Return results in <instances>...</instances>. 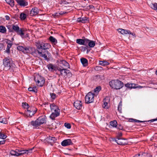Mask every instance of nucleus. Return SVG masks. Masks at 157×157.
I'll return each instance as SVG.
<instances>
[{"mask_svg": "<svg viewBox=\"0 0 157 157\" xmlns=\"http://www.w3.org/2000/svg\"><path fill=\"white\" fill-rule=\"evenodd\" d=\"M110 86L116 89H119L123 86V83L118 80H112L109 82Z\"/></svg>", "mask_w": 157, "mask_h": 157, "instance_id": "4", "label": "nucleus"}, {"mask_svg": "<svg viewBox=\"0 0 157 157\" xmlns=\"http://www.w3.org/2000/svg\"><path fill=\"white\" fill-rule=\"evenodd\" d=\"M12 46V44L11 43H8L7 46V48H6V52L7 53H9L10 52V48Z\"/></svg>", "mask_w": 157, "mask_h": 157, "instance_id": "40", "label": "nucleus"}, {"mask_svg": "<svg viewBox=\"0 0 157 157\" xmlns=\"http://www.w3.org/2000/svg\"><path fill=\"white\" fill-rule=\"evenodd\" d=\"M5 18L6 20H9L10 19V17L9 16L6 15L5 16Z\"/></svg>", "mask_w": 157, "mask_h": 157, "instance_id": "64", "label": "nucleus"}, {"mask_svg": "<svg viewBox=\"0 0 157 157\" xmlns=\"http://www.w3.org/2000/svg\"><path fill=\"white\" fill-rule=\"evenodd\" d=\"M57 69L60 71L61 75L64 77L66 76L67 74L70 73V71L65 69L64 67H58L57 68Z\"/></svg>", "mask_w": 157, "mask_h": 157, "instance_id": "8", "label": "nucleus"}, {"mask_svg": "<svg viewBox=\"0 0 157 157\" xmlns=\"http://www.w3.org/2000/svg\"><path fill=\"white\" fill-rule=\"evenodd\" d=\"M52 16L55 17L56 18L57 17H58L59 16V13H56L52 15Z\"/></svg>", "mask_w": 157, "mask_h": 157, "instance_id": "54", "label": "nucleus"}, {"mask_svg": "<svg viewBox=\"0 0 157 157\" xmlns=\"http://www.w3.org/2000/svg\"><path fill=\"white\" fill-rule=\"evenodd\" d=\"M3 63L4 66V69L6 70H11L13 71L16 66L10 59L6 58L3 60Z\"/></svg>", "mask_w": 157, "mask_h": 157, "instance_id": "3", "label": "nucleus"}, {"mask_svg": "<svg viewBox=\"0 0 157 157\" xmlns=\"http://www.w3.org/2000/svg\"><path fill=\"white\" fill-rule=\"evenodd\" d=\"M24 48L22 46H19L17 47V49L18 50L24 52Z\"/></svg>", "mask_w": 157, "mask_h": 157, "instance_id": "47", "label": "nucleus"}, {"mask_svg": "<svg viewBox=\"0 0 157 157\" xmlns=\"http://www.w3.org/2000/svg\"><path fill=\"white\" fill-rule=\"evenodd\" d=\"M90 40L87 39L85 38L84 37L83 39V41H84V45H87V44H89V41H90Z\"/></svg>", "mask_w": 157, "mask_h": 157, "instance_id": "41", "label": "nucleus"}, {"mask_svg": "<svg viewBox=\"0 0 157 157\" xmlns=\"http://www.w3.org/2000/svg\"><path fill=\"white\" fill-rule=\"evenodd\" d=\"M74 105L76 109H80L82 107V102L80 101L77 100L74 102Z\"/></svg>", "mask_w": 157, "mask_h": 157, "instance_id": "13", "label": "nucleus"}, {"mask_svg": "<svg viewBox=\"0 0 157 157\" xmlns=\"http://www.w3.org/2000/svg\"><path fill=\"white\" fill-rule=\"evenodd\" d=\"M34 79L38 86H42L44 83L45 80L44 78L38 74L35 75Z\"/></svg>", "mask_w": 157, "mask_h": 157, "instance_id": "5", "label": "nucleus"}, {"mask_svg": "<svg viewBox=\"0 0 157 157\" xmlns=\"http://www.w3.org/2000/svg\"><path fill=\"white\" fill-rule=\"evenodd\" d=\"M50 95L51 98L53 99H55L56 98V95L54 93H50Z\"/></svg>", "mask_w": 157, "mask_h": 157, "instance_id": "50", "label": "nucleus"}, {"mask_svg": "<svg viewBox=\"0 0 157 157\" xmlns=\"http://www.w3.org/2000/svg\"><path fill=\"white\" fill-rule=\"evenodd\" d=\"M47 67L48 70L51 71H53L56 70V68L55 66L52 64L51 63L47 65Z\"/></svg>", "mask_w": 157, "mask_h": 157, "instance_id": "17", "label": "nucleus"}, {"mask_svg": "<svg viewBox=\"0 0 157 157\" xmlns=\"http://www.w3.org/2000/svg\"><path fill=\"white\" fill-rule=\"evenodd\" d=\"M87 21V18L86 17H79L77 19V21L78 22H80L82 23H86Z\"/></svg>", "mask_w": 157, "mask_h": 157, "instance_id": "18", "label": "nucleus"}, {"mask_svg": "<svg viewBox=\"0 0 157 157\" xmlns=\"http://www.w3.org/2000/svg\"><path fill=\"white\" fill-rule=\"evenodd\" d=\"M117 144L120 145H125L127 144V140L121 138H117L115 140Z\"/></svg>", "mask_w": 157, "mask_h": 157, "instance_id": "9", "label": "nucleus"}, {"mask_svg": "<svg viewBox=\"0 0 157 157\" xmlns=\"http://www.w3.org/2000/svg\"><path fill=\"white\" fill-rule=\"evenodd\" d=\"M131 34V32L128 30L124 29V34Z\"/></svg>", "mask_w": 157, "mask_h": 157, "instance_id": "51", "label": "nucleus"}, {"mask_svg": "<svg viewBox=\"0 0 157 157\" xmlns=\"http://www.w3.org/2000/svg\"><path fill=\"white\" fill-rule=\"evenodd\" d=\"M125 86L129 88H135V84L132 83H127L125 84Z\"/></svg>", "mask_w": 157, "mask_h": 157, "instance_id": "35", "label": "nucleus"}, {"mask_svg": "<svg viewBox=\"0 0 157 157\" xmlns=\"http://www.w3.org/2000/svg\"><path fill=\"white\" fill-rule=\"evenodd\" d=\"M99 64L102 66H106L109 64V63L108 62L105 61H100L99 62Z\"/></svg>", "mask_w": 157, "mask_h": 157, "instance_id": "28", "label": "nucleus"}, {"mask_svg": "<svg viewBox=\"0 0 157 157\" xmlns=\"http://www.w3.org/2000/svg\"><path fill=\"white\" fill-rule=\"evenodd\" d=\"M51 110L52 112L50 117L52 120H54L55 118L58 116L60 114V111L57 106L54 103L50 105Z\"/></svg>", "mask_w": 157, "mask_h": 157, "instance_id": "2", "label": "nucleus"}, {"mask_svg": "<svg viewBox=\"0 0 157 157\" xmlns=\"http://www.w3.org/2000/svg\"><path fill=\"white\" fill-rule=\"evenodd\" d=\"M33 149V147L32 149L25 150L26 154H28L29 153H32V150Z\"/></svg>", "mask_w": 157, "mask_h": 157, "instance_id": "49", "label": "nucleus"}, {"mask_svg": "<svg viewBox=\"0 0 157 157\" xmlns=\"http://www.w3.org/2000/svg\"><path fill=\"white\" fill-rule=\"evenodd\" d=\"M7 136L2 133V132H0V139H6Z\"/></svg>", "mask_w": 157, "mask_h": 157, "instance_id": "42", "label": "nucleus"}, {"mask_svg": "<svg viewBox=\"0 0 157 157\" xmlns=\"http://www.w3.org/2000/svg\"><path fill=\"white\" fill-rule=\"evenodd\" d=\"M4 45L2 43H0V50H2L3 48Z\"/></svg>", "mask_w": 157, "mask_h": 157, "instance_id": "59", "label": "nucleus"}, {"mask_svg": "<svg viewBox=\"0 0 157 157\" xmlns=\"http://www.w3.org/2000/svg\"><path fill=\"white\" fill-rule=\"evenodd\" d=\"M38 53L39 54L40 56L44 58L45 60H47L48 59V58L47 56L44 52H40L38 51Z\"/></svg>", "mask_w": 157, "mask_h": 157, "instance_id": "22", "label": "nucleus"}, {"mask_svg": "<svg viewBox=\"0 0 157 157\" xmlns=\"http://www.w3.org/2000/svg\"><path fill=\"white\" fill-rule=\"evenodd\" d=\"M109 101V99L108 98L106 97L103 100L104 104L103 105V106L104 108H107V106L108 105V103Z\"/></svg>", "mask_w": 157, "mask_h": 157, "instance_id": "23", "label": "nucleus"}, {"mask_svg": "<svg viewBox=\"0 0 157 157\" xmlns=\"http://www.w3.org/2000/svg\"><path fill=\"white\" fill-rule=\"evenodd\" d=\"M32 48L30 47H25L24 48V52L28 53H29L31 52V51Z\"/></svg>", "mask_w": 157, "mask_h": 157, "instance_id": "26", "label": "nucleus"}, {"mask_svg": "<svg viewBox=\"0 0 157 157\" xmlns=\"http://www.w3.org/2000/svg\"><path fill=\"white\" fill-rule=\"evenodd\" d=\"M59 67H64V68H70L69 63L64 60L61 61V62L59 63Z\"/></svg>", "mask_w": 157, "mask_h": 157, "instance_id": "15", "label": "nucleus"}, {"mask_svg": "<svg viewBox=\"0 0 157 157\" xmlns=\"http://www.w3.org/2000/svg\"><path fill=\"white\" fill-rule=\"evenodd\" d=\"M28 90L29 91H33L35 93H36L37 91V90L36 87H30L28 88Z\"/></svg>", "mask_w": 157, "mask_h": 157, "instance_id": "36", "label": "nucleus"}, {"mask_svg": "<svg viewBox=\"0 0 157 157\" xmlns=\"http://www.w3.org/2000/svg\"><path fill=\"white\" fill-rule=\"evenodd\" d=\"M156 121H157V118L152 119V120H150L149 121H148V122L150 121L151 122Z\"/></svg>", "mask_w": 157, "mask_h": 157, "instance_id": "60", "label": "nucleus"}, {"mask_svg": "<svg viewBox=\"0 0 157 157\" xmlns=\"http://www.w3.org/2000/svg\"><path fill=\"white\" fill-rule=\"evenodd\" d=\"M121 106H122V102L120 101L119 104L118 106V110L120 113H121Z\"/></svg>", "mask_w": 157, "mask_h": 157, "instance_id": "44", "label": "nucleus"}, {"mask_svg": "<svg viewBox=\"0 0 157 157\" xmlns=\"http://www.w3.org/2000/svg\"><path fill=\"white\" fill-rule=\"evenodd\" d=\"M94 7L92 5H90L88 6L87 9H90L92 8H94Z\"/></svg>", "mask_w": 157, "mask_h": 157, "instance_id": "62", "label": "nucleus"}, {"mask_svg": "<svg viewBox=\"0 0 157 157\" xmlns=\"http://www.w3.org/2000/svg\"><path fill=\"white\" fill-rule=\"evenodd\" d=\"M5 143V140L0 141V145L3 144Z\"/></svg>", "mask_w": 157, "mask_h": 157, "instance_id": "63", "label": "nucleus"}, {"mask_svg": "<svg viewBox=\"0 0 157 157\" xmlns=\"http://www.w3.org/2000/svg\"><path fill=\"white\" fill-rule=\"evenodd\" d=\"M37 110V109L34 106H31L29 107L27 111H26L25 114L28 117H31L34 115Z\"/></svg>", "mask_w": 157, "mask_h": 157, "instance_id": "6", "label": "nucleus"}, {"mask_svg": "<svg viewBox=\"0 0 157 157\" xmlns=\"http://www.w3.org/2000/svg\"><path fill=\"white\" fill-rule=\"evenodd\" d=\"M39 13V10L36 7H34L32 9L30 12V15L34 16L38 14Z\"/></svg>", "mask_w": 157, "mask_h": 157, "instance_id": "16", "label": "nucleus"}, {"mask_svg": "<svg viewBox=\"0 0 157 157\" xmlns=\"http://www.w3.org/2000/svg\"><path fill=\"white\" fill-rule=\"evenodd\" d=\"M67 12L66 11H60L59 13V16L60 15H63L65 13H67Z\"/></svg>", "mask_w": 157, "mask_h": 157, "instance_id": "55", "label": "nucleus"}, {"mask_svg": "<svg viewBox=\"0 0 157 157\" xmlns=\"http://www.w3.org/2000/svg\"><path fill=\"white\" fill-rule=\"evenodd\" d=\"M141 157H152L151 155L148 153L144 152L141 154Z\"/></svg>", "mask_w": 157, "mask_h": 157, "instance_id": "38", "label": "nucleus"}, {"mask_svg": "<svg viewBox=\"0 0 157 157\" xmlns=\"http://www.w3.org/2000/svg\"><path fill=\"white\" fill-rule=\"evenodd\" d=\"M150 6L152 9L157 10V3H151L150 4Z\"/></svg>", "mask_w": 157, "mask_h": 157, "instance_id": "29", "label": "nucleus"}, {"mask_svg": "<svg viewBox=\"0 0 157 157\" xmlns=\"http://www.w3.org/2000/svg\"><path fill=\"white\" fill-rule=\"evenodd\" d=\"M30 125L32 126L34 128H37L40 125L37 119L35 121H33L29 122L28 126Z\"/></svg>", "mask_w": 157, "mask_h": 157, "instance_id": "11", "label": "nucleus"}, {"mask_svg": "<svg viewBox=\"0 0 157 157\" xmlns=\"http://www.w3.org/2000/svg\"><path fill=\"white\" fill-rule=\"evenodd\" d=\"M49 40L53 44H56L57 43L56 39L52 36H50Z\"/></svg>", "mask_w": 157, "mask_h": 157, "instance_id": "24", "label": "nucleus"}, {"mask_svg": "<svg viewBox=\"0 0 157 157\" xmlns=\"http://www.w3.org/2000/svg\"><path fill=\"white\" fill-rule=\"evenodd\" d=\"M43 42L42 41H38L36 43V45L38 48L41 49Z\"/></svg>", "mask_w": 157, "mask_h": 157, "instance_id": "25", "label": "nucleus"}, {"mask_svg": "<svg viewBox=\"0 0 157 157\" xmlns=\"http://www.w3.org/2000/svg\"><path fill=\"white\" fill-rule=\"evenodd\" d=\"M26 17V15L25 13H21L20 14V18L22 20H24Z\"/></svg>", "mask_w": 157, "mask_h": 157, "instance_id": "39", "label": "nucleus"}, {"mask_svg": "<svg viewBox=\"0 0 157 157\" xmlns=\"http://www.w3.org/2000/svg\"><path fill=\"white\" fill-rule=\"evenodd\" d=\"M6 2L11 7H13L14 5V0H5Z\"/></svg>", "mask_w": 157, "mask_h": 157, "instance_id": "27", "label": "nucleus"}, {"mask_svg": "<svg viewBox=\"0 0 157 157\" xmlns=\"http://www.w3.org/2000/svg\"><path fill=\"white\" fill-rule=\"evenodd\" d=\"M60 3L61 5H66L67 4H68V3H67L66 1H61Z\"/></svg>", "mask_w": 157, "mask_h": 157, "instance_id": "53", "label": "nucleus"}, {"mask_svg": "<svg viewBox=\"0 0 157 157\" xmlns=\"http://www.w3.org/2000/svg\"><path fill=\"white\" fill-rule=\"evenodd\" d=\"M48 139L49 141H51V142L52 143L55 142L56 140V138L53 137H49Z\"/></svg>", "mask_w": 157, "mask_h": 157, "instance_id": "43", "label": "nucleus"}, {"mask_svg": "<svg viewBox=\"0 0 157 157\" xmlns=\"http://www.w3.org/2000/svg\"><path fill=\"white\" fill-rule=\"evenodd\" d=\"M84 67L88 65V60H87L84 58H81L80 59Z\"/></svg>", "mask_w": 157, "mask_h": 157, "instance_id": "20", "label": "nucleus"}, {"mask_svg": "<svg viewBox=\"0 0 157 157\" xmlns=\"http://www.w3.org/2000/svg\"><path fill=\"white\" fill-rule=\"evenodd\" d=\"M22 104H23V105H22L23 107L24 108H26L27 109L28 108H29V107H30L29 106V105L26 102L23 103Z\"/></svg>", "mask_w": 157, "mask_h": 157, "instance_id": "46", "label": "nucleus"}, {"mask_svg": "<svg viewBox=\"0 0 157 157\" xmlns=\"http://www.w3.org/2000/svg\"><path fill=\"white\" fill-rule=\"evenodd\" d=\"M64 126L68 129H70L71 128V125L69 123H66L64 124Z\"/></svg>", "mask_w": 157, "mask_h": 157, "instance_id": "48", "label": "nucleus"}, {"mask_svg": "<svg viewBox=\"0 0 157 157\" xmlns=\"http://www.w3.org/2000/svg\"><path fill=\"white\" fill-rule=\"evenodd\" d=\"M117 128L119 130H122L123 129V127L121 125L118 126Z\"/></svg>", "mask_w": 157, "mask_h": 157, "instance_id": "58", "label": "nucleus"}, {"mask_svg": "<svg viewBox=\"0 0 157 157\" xmlns=\"http://www.w3.org/2000/svg\"><path fill=\"white\" fill-rule=\"evenodd\" d=\"M17 4L21 7H25L28 5V3L26 0H16Z\"/></svg>", "mask_w": 157, "mask_h": 157, "instance_id": "10", "label": "nucleus"}, {"mask_svg": "<svg viewBox=\"0 0 157 157\" xmlns=\"http://www.w3.org/2000/svg\"><path fill=\"white\" fill-rule=\"evenodd\" d=\"M46 117L45 116H42L39 117L37 119L40 125L46 122Z\"/></svg>", "mask_w": 157, "mask_h": 157, "instance_id": "12", "label": "nucleus"}, {"mask_svg": "<svg viewBox=\"0 0 157 157\" xmlns=\"http://www.w3.org/2000/svg\"><path fill=\"white\" fill-rule=\"evenodd\" d=\"M101 89V87L100 86L97 87L94 90V92L95 93L94 95H97Z\"/></svg>", "mask_w": 157, "mask_h": 157, "instance_id": "30", "label": "nucleus"}, {"mask_svg": "<svg viewBox=\"0 0 157 157\" xmlns=\"http://www.w3.org/2000/svg\"><path fill=\"white\" fill-rule=\"evenodd\" d=\"M7 27L9 32H15L22 38H24L29 36L28 34L25 35V30L24 29L20 28L17 25H9L7 26Z\"/></svg>", "mask_w": 157, "mask_h": 157, "instance_id": "1", "label": "nucleus"}, {"mask_svg": "<svg viewBox=\"0 0 157 157\" xmlns=\"http://www.w3.org/2000/svg\"><path fill=\"white\" fill-rule=\"evenodd\" d=\"M94 94L91 92L88 93L85 97V102L89 104L93 102L94 101Z\"/></svg>", "mask_w": 157, "mask_h": 157, "instance_id": "7", "label": "nucleus"}, {"mask_svg": "<svg viewBox=\"0 0 157 157\" xmlns=\"http://www.w3.org/2000/svg\"><path fill=\"white\" fill-rule=\"evenodd\" d=\"M122 133L121 132H119L117 138H121V137L122 136Z\"/></svg>", "mask_w": 157, "mask_h": 157, "instance_id": "57", "label": "nucleus"}, {"mask_svg": "<svg viewBox=\"0 0 157 157\" xmlns=\"http://www.w3.org/2000/svg\"><path fill=\"white\" fill-rule=\"evenodd\" d=\"M18 149H16L15 150H11L10 152V154L14 156H19Z\"/></svg>", "mask_w": 157, "mask_h": 157, "instance_id": "19", "label": "nucleus"}, {"mask_svg": "<svg viewBox=\"0 0 157 157\" xmlns=\"http://www.w3.org/2000/svg\"><path fill=\"white\" fill-rule=\"evenodd\" d=\"M72 143L71 139H66L63 140L61 143L63 146H66L72 144Z\"/></svg>", "mask_w": 157, "mask_h": 157, "instance_id": "14", "label": "nucleus"}, {"mask_svg": "<svg viewBox=\"0 0 157 157\" xmlns=\"http://www.w3.org/2000/svg\"><path fill=\"white\" fill-rule=\"evenodd\" d=\"M0 122L4 124H6L7 123V121L6 118L1 117H0Z\"/></svg>", "mask_w": 157, "mask_h": 157, "instance_id": "37", "label": "nucleus"}, {"mask_svg": "<svg viewBox=\"0 0 157 157\" xmlns=\"http://www.w3.org/2000/svg\"><path fill=\"white\" fill-rule=\"evenodd\" d=\"M119 32H120L121 34L124 35V29H119L118 30Z\"/></svg>", "mask_w": 157, "mask_h": 157, "instance_id": "52", "label": "nucleus"}, {"mask_svg": "<svg viewBox=\"0 0 157 157\" xmlns=\"http://www.w3.org/2000/svg\"><path fill=\"white\" fill-rule=\"evenodd\" d=\"M134 122H146V121H139V120H136V119L134 120Z\"/></svg>", "mask_w": 157, "mask_h": 157, "instance_id": "56", "label": "nucleus"}, {"mask_svg": "<svg viewBox=\"0 0 157 157\" xmlns=\"http://www.w3.org/2000/svg\"><path fill=\"white\" fill-rule=\"evenodd\" d=\"M95 42L90 40L88 44L90 48H93L95 45Z\"/></svg>", "mask_w": 157, "mask_h": 157, "instance_id": "34", "label": "nucleus"}, {"mask_svg": "<svg viewBox=\"0 0 157 157\" xmlns=\"http://www.w3.org/2000/svg\"><path fill=\"white\" fill-rule=\"evenodd\" d=\"M133 157H141V154H137L134 155Z\"/></svg>", "mask_w": 157, "mask_h": 157, "instance_id": "61", "label": "nucleus"}, {"mask_svg": "<svg viewBox=\"0 0 157 157\" xmlns=\"http://www.w3.org/2000/svg\"><path fill=\"white\" fill-rule=\"evenodd\" d=\"M19 156L21 155H22L26 154L25 150H22L21 149H18Z\"/></svg>", "mask_w": 157, "mask_h": 157, "instance_id": "45", "label": "nucleus"}, {"mask_svg": "<svg viewBox=\"0 0 157 157\" xmlns=\"http://www.w3.org/2000/svg\"><path fill=\"white\" fill-rule=\"evenodd\" d=\"M6 29L5 27L3 26H0V32L2 33H5L6 32Z\"/></svg>", "mask_w": 157, "mask_h": 157, "instance_id": "32", "label": "nucleus"}, {"mask_svg": "<svg viewBox=\"0 0 157 157\" xmlns=\"http://www.w3.org/2000/svg\"><path fill=\"white\" fill-rule=\"evenodd\" d=\"M76 42L78 44L82 45L84 44L83 39H77L76 40Z\"/></svg>", "mask_w": 157, "mask_h": 157, "instance_id": "33", "label": "nucleus"}, {"mask_svg": "<svg viewBox=\"0 0 157 157\" xmlns=\"http://www.w3.org/2000/svg\"><path fill=\"white\" fill-rule=\"evenodd\" d=\"M110 124L113 127H116L117 126V122L116 121H111L110 122Z\"/></svg>", "mask_w": 157, "mask_h": 157, "instance_id": "31", "label": "nucleus"}, {"mask_svg": "<svg viewBox=\"0 0 157 157\" xmlns=\"http://www.w3.org/2000/svg\"><path fill=\"white\" fill-rule=\"evenodd\" d=\"M50 46L51 45L49 44L43 43L41 49L44 50L48 49Z\"/></svg>", "mask_w": 157, "mask_h": 157, "instance_id": "21", "label": "nucleus"}]
</instances>
